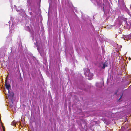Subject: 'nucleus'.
Wrapping results in <instances>:
<instances>
[{
	"instance_id": "4468645a",
	"label": "nucleus",
	"mask_w": 131,
	"mask_h": 131,
	"mask_svg": "<svg viewBox=\"0 0 131 131\" xmlns=\"http://www.w3.org/2000/svg\"><path fill=\"white\" fill-rule=\"evenodd\" d=\"M37 49L40 53V55L42 56H43L44 52L42 49L38 47L37 48Z\"/></svg>"
},
{
	"instance_id": "f03ea898",
	"label": "nucleus",
	"mask_w": 131,
	"mask_h": 131,
	"mask_svg": "<svg viewBox=\"0 0 131 131\" xmlns=\"http://www.w3.org/2000/svg\"><path fill=\"white\" fill-rule=\"evenodd\" d=\"M128 20L124 16H119L118 18L116 20L113 26L116 28H118L124 22V25L127 28H131V20Z\"/></svg>"
},
{
	"instance_id": "dca6fc26",
	"label": "nucleus",
	"mask_w": 131,
	"mask_h": 131,
	"mask_svg": "<svg viewBox=\"0 0 131 131\" xmlns=\"http://www.w3.org/2000/svg\"><path fill=\"white\" fill-rule=\"evenodd\" d=\"M104 84L103 83L101 82L100 83H96V86H97L99 87H101L103 86Z\"/></svg>"
},
{
	"instance_id": "72a5a7b5",
	"label": "nucleus",
	"mask_w": 131,
	"mask_h": 131,
	"mask_svg": "<svg viewBox=\"0 0 131 131\" xmlns=\"http://www.w3.org/2000/svg\"><path fill=\"white\" fill-rule=\"evenodd\" d=\"M120 31H121V32H122L121 31V29H120Z\"/></svg>"
},
{
	"instance_id": "a211bd4d",
	"label": "nucleus",
	"mask_w": 131,
	"mask_h": 131,
	"mask_svg": "<svg viewBox=\"0 0 131 131\" xmlns=\"http://www.w3.org/2000/svg\"><path fill=\"white\" fill-rule=\"evenodd\" d=\"M57 9L55 8L54 10L53 11V14H54V16L55 17H56L57 16Z\"/></svg>"
},
{
	"instance_id": "c756f323",
	"label": "nucleus",
	"mask_w": 131,
	"mask_h": 131,
	"mask_svg": "<svg viewBox=\"0 0 131 131\" xmlns=\"http://www.w3.org/2000/svg\"><path fill=\"white\" fill-rule=\"evenodd\" d=\"M42 18H40V22L41 21L42 22Z\"/></svg>"
},
{
	"instance_id": "423d86ee",
	"label": "nucleus",
	"mask_w": 131,
	"mask_h": 131,
	"mask_svg": "<svg viewBox=\"0 0 131 131\" xmlns=\"http://www.w3.org/2000/svg\"><path fill=\"white\" fill-rule=\"evenodd\" d=\"M27 6H29V7H30L31 5H32V7H35L34 4H37L38 6H40V4L41 0H27Z\"/></svg>"
},
{
	"instance_id": "5701e85b",
	"label": "nucleus",
	"mask_w": 131,
	"mask_h": 131,
	"mask_svg": "<svg viewBox=\"0 0 131 131\" xmlns=\"http://www.w3.org/2000/svg\"><path fill=\"white\" fill-rule=\"evenodd\" d=\"M16 125V123L15 121H14L11 123V125L15 126Z\"/></svg>"
},
{
	"instance_id": "a878e982",
	"label": "nucleus",
	"mask_w": 131,
	"mask_h": 131,
	"mask_svg": "<svg viewBox=\"0 0 131 131\" xmlns=\"http://www.w3.org/2000/svg\"><path fill=\"white\" fill-rule=\"evenodd\" d=\"M13 0H9V2H10V4H11V7L12 9V10H13V8H12V7H13V6H12V2L13 1Z\"/></svg>"
},
{
	"instance_id": "473e14b6",
	"label": "nucleus",
	"mask_w": 131,
	"mask_h": 131,
	"mask_svg": "<svg viewBox=\"0 0 131 131\" xmlns=\"http://www.w3.org/2000/svg\"><path fill=\"white\" fill-rule=\"evenodd\" d=\"M49 1H51V2H52V0H49Z\"/></svg>"
},
{
	"instance_id": "412c9836",
	"label": "nucleus",
	"mask_w": 131,
	"mask_h": 131,
	"mask_svg": "<svg viewBox=\"0 0 131 131\" xmlns=\"http://www.w3.org/2000/svg\"><path fill=\"white\" fill-rule=\"evenodd\" d=\"M36 41V43L37 45L38 44V43L39 42V40H40V39L39 37H38L37 38V37L35 38Z\"/></svg>"
},
{
	"instance_id": "f3484780",
	"label": "nucleus",
	"mask_w": 131,
	"mask_h": 131,
	"mask_svg": "<svg viewBox=\"0 0 131 131\" xmlns=\"http://www.w3.org/2000/svg\"><path fill=\"white\" fill-rule=\"evenodd\" d=\"M15 9L18 12H21V8L20 7H18V8L17 7V6L15 5H14Z\"/></svg>"
},
{
	"instance_id": "f704fd0d",
	"label": "nucleus",
	"mask_w": 131,
	"mask_h": 131,
	"mask_svg": "<svg viewBox=\"0 0 131 131\" xmlns=\"http://www.w3.org/2000/svg\"><path fill=\"white\" fill-rule=\"evenodd\" d=\"M97 33H99V32H97Z\"/></svg>"
},
{
	"instance_id": "f257e3e1",
	"label": "nucleus",
	"mask_w": 131,
	"mask_h": 131,
	"mask_svg": "<svg viewBox=\"0 0 131 131\" xmlns=\"http://www.w3.org/2000/svg\"><path fill=\"white\" fill-rule=\"evenodd\" d=\"M81 18L84 21L83 24L81 25L82 30L89 32H94L95 31V28L91 22L89 17L86 15H83V13L81 12Z\"/></svg>"
},
{
	"instance_id": "ddd939ff",
	"label": "nucleus",
	"mask_w": 131,
	"mask_h": 131,
	"mask_svg": "<svg viewBox=\"0 0 131 131\" xmlns=\"http://www.w3.org/2000/svg\"><path fill=\"white\" fill-rule=\"evenodd\" d=\"M12 21V25H11V27H10V30L9 31V33L10 32V31L11 30H13L14 29V26L13 25V17H12V15L10 16V21L9 22H8V23H9L10 24V23L11 22V21ZM11 33H12V32H11Z\"/></svg>"
},
{
	"instance_id": "9d476101",
	"label": "nucleus",
	"mask_w": 131,
	"mask_h": 131,
	"mask_svg": "<svg viewBox=\"0 0 131 131\" xmlns=\"http://www.w3.org/2000/svg\"><path fill=\"white\" fill-rule=\"evenodd\" d=\"M118 0L119 1L120 0ZM120 0L121 2V4L120 5L121 9L125 11L127 10H128V9L126 7L125 3L124 2V0Z\"/></svg>"
},
{
	"instance_id": "6ab92c4d",
	"label": "nucleus",
	"mask_w": 131,
	"mask_h": 131,
	"mask_svg": "<svg viewBox=\"0 0 131 131\" xmlns=\"http://www.w3.org/2000/svg\"><path fill=\"white\" fill-rule=\"evenodd\" d=\"M122 38H123L124 40H126L128 38V36L123 35V36L122 37Z\"/></svg>"
},
{
	"instance_id": "cd10ccee",
	"label": "nucleus",
	"mask_w": 131,
	"mask_h": 131,
	"mask_svg": "<svg viewBox=\"0 0 131 131\" xmlns=\"http://www.w3.org/2000/svg\"><path fill=\"white\" fill-rule=\"evenodd\" d=\"M2 127L3 129V131H5V129H4V127L3 126V125H2Z\"/></svg>"
},
{
	"instance_id": "0eeeda50",
	"label": "nucleus",
	"mask_w": 131,
	"mask_h": 131,
	"mask_svg": "<svg viewBox=\"0 0 131 131\" xmlns=\"http://www.w3.org/2000/svg\"><path fill=\"white\" fill-rule=\"evenodd\" d=\"M84 73L86 78L89 80H91L93 79V74L91 73L90 72L89 70V69L86 68L84 70Z\"/></svg>"
},
{
	"instance_id": "6e6552de",
	"label": "nucleus",
	"mask_w": 131,
	"mask_h": 131,
	"mask_svg": "<svg viewBox=\"0 0 131 131\" xmlns=\"http://www.w3.org/2000/svg\"><path fill=\"white\" fill-rule=\"evenodd\" d=\"M65 0L66 4L68 6H69L70 8L72 9L73 10V12H74L73 10V9H74L75 12L77 13V8L73 6L72 3L70 2V0Z\"/></svg>"
},
{
	"instance_id": "b1692460",
	"label": "nucleus",
	"mask_w": 131,
	"mask_h": 131,
	"mask_svg": "<svg viewBox=\"0 0 131 131\" xmlns=\"http://www.w3.org/2000/svg\"><path fill=\"white\" fill-rule=\"evenodd\" d=\"M41 28L42 31H43L44 30V27H43V24L42 23L41 21Z\"/></svg>"
},
{
	"instance_id": "bb28decb",
	"label": "nucleus",
	"mask_w": 131,
	"mask_h": 131,
	"mask_svg": "<svg viewBox=\"0 0 131 131\" xmlns=\"http://www.w3.org/2000/svg\"><path fill=\"white\" fill-rule=\"evenodd\" d=\"M21 12H22V13H24L25 12V11L23 9H21Z\"/></svg>"
},
{
	"instance_id": "c85d7f7f",
	"label": "nucleus",
	"mask_w": 131,
	"mask_h": 131,
	"mask_svg": "<svg viewBox=\"0 0 131 131\" xmlns=\"http://www.w3.org/2000/svg\"><path fill=\"white\" fill-rule=\"evenodd\" d=\"M12 110L14 111V112L15 111V108H14V109H12Z\"/></svg>"
},
{
	"instance_id": "4be33fe9",
	"label": "nucleus",
	"mask_w": 131,
	"mask_h": 131,
	"mask_svg": "<svg viewBox=\"0 0 131 131\" xmlns=\"http://www.w3.org/2000/svg\"><path fill=\"white\" fill-rule=\"evenodd\" d=\"M74 14L76 16V17L75 18V19L77 21V22H78V21H79V17L77 16L76 14L75 13V12H74Z\"/></svg>"
},
{
	"instance_id": "20e7f679",
	"label": "nucleus",
	"mask_w": 131,
	"mask_h": 131,
	"mask_svg": "<svg viewBox=\"0 0 131 131\" xmlns=\"http://www.w3.org/2000/svg\"><path fill=\"white\" fill-rule=\"evenodd\" d=\"M5 86L6 89L5 90V93L4 92V93L7 95L6 96L7 99L9 100V101L12 102L13 101V98L14 96V93L12 92H10V84L5 83Z\"/></svg>"
},
{
	"instance_id": "1a4fd4ad",
	"label": "nucleus",
	"mask_w": 131,
	"mask_h": 131,
	"mask_svg": "<svg viewBox=\"0 0 131 131\" xmlns=\"http://www.w3.org/2000/svg\"><path fill=\"white\" fill-rule=\"evenodd\" d=\"M37 4H34L35 7L34 8L32 7V5H31V6H30V8L29 7V6H27L29 13L31 15H33V13L31 11H32L34 13H36L37 8Z\"/></svg>"
},
{
	"instance_id": "aec40b11",
	"label": "nucleus",
	"mask_w": 131,
	"mask_h": 131,
	"mask_svg": "<svg viewBox=\"0 0 131 131\" xmlns=\"http://www.w3.org/2000/svg\"><path fill=\"white\" fill-rule=\"evenodd\" d=\"M50 3H49V6L48 8V16L49 14V13H52V10L50 8Z\"/></svg>"
},
{
	"instance_id": "2eb2a0df",
	"label": "nucleus",
	"mask_w": 131,
	"mask_h": 131,
	"mask_svg": "<svg viewBox=\"0 0 131 131\" xmlns=\"http://www.w3.org/2000/svg\"><path fill=\"white\" fill-rule=\"evenodd\" d=\"M107 62H105L104 63V64H101L100 65V67H102V68L104 69L105 67L107 66Z\"/></svg>"
},
{
	"instance_id": "7c9ffc66",
	"label": "nucleus",
	"mask_w": 131,
	"mask_h": 131,
	"mask_svg": "<svg viewBox=\"0 0 131 131\" xmlns=\"http://www.w3.org/2000/svg\"><path fill=\"white\" fill-rule=\"evenodd\" d=\"M68 23H69L70 26V25H71L69 21Z\"/></svg>"
},
{
	"instance_id": "2f4dec72",
	"label": "nucleus",
	"mask_w": 131,
	"mask_h": 131,
	"mask_svg": "<svg viewBox=\"0 0 131 131\" xmlns=\"http://www.w3.org/2000/svg\"><path fill=\"white\" fill-rule=\"evenodd\" d=\"M93 19H94V16H93Z\"/></svg>"
},
{
	"instance_id": "393cba45",
	"label": "nucleus",
	"mask_w": 131,
	"mask_h": 131,
	"mask_svg": "<svg viewBox=\"0 0 131 131\" xmlns=\"http://www.w3.org/2000/svg\"><path fill=\"white\" fill-rule=\"evenodd\" d=\"M127 10H127L125 11V12H126L129 14V15L131 16V14L129 11V10L128 9H127Z\"/></svg>"
},
{
	"instance_id": "9b49d317",
	"label": "nucleus",
	"mask_w": 131,
	"mask_h": 131,
	"mask_svg": "<svg viewBox=\"0 0 131 131\" xmlns=\"http://www.w3.org/2000/svg\"><path fill=\"white\" fill-rule=\"evenodd\" d=\"M47 24L48 28V33H50V31H51L52 30L51 27H52V25L51 20H49L48 19Z\"/></svg>"
},
{
	"instance_id": "39448f33",
	"label": "nucleus",
	"mask_w": 131,
	"mask_h": 131,
	"mask_svg": "<svg viewBox=\"0 0 131 131\" xmlns=\"http://www.w3.org/2000/svg\"><path fill=\"white\" fill-rule=\"evenodd\" d=\"M34 28L32 26H27L25 27V30L30 33H39L40 28L38 24L34 26Z\"/></svg>"
},
{
	"instance_id": "7ed1b4c3",
	"label": "nucleus",
	"mask_w": 131,
	"mask_h": 131,
	"mask_svg": "<svg viewBox=\"0 0 131 131\" xmlns=\"http://www.w3.org/2000/svg\"><path fill=\"white\" fill-rule=\"evenodd\" d=\"M98 5L101 7L102 10L104 12L103 17L106 18V20H107L109 19L111 14V12H110V8L108 5L104 4L102 2H100L96 1Z\"/></svg>"
},
{
	"instance_id": "f8f14e48",
	"label": "nucleus",
	"mask_w": 131,
	"mask_h": 131,
	"mask_svg": "<svg viewBox=\"0 0 131 131\" xmlns=\"http://www.w3.org/2000/svg\"><path fill=\"white\" fill-rule=\"evenodd\" d=\"M75 27L77 33H81V30L79 24L75 25Z\"/></svg>"
}]
</instances>
